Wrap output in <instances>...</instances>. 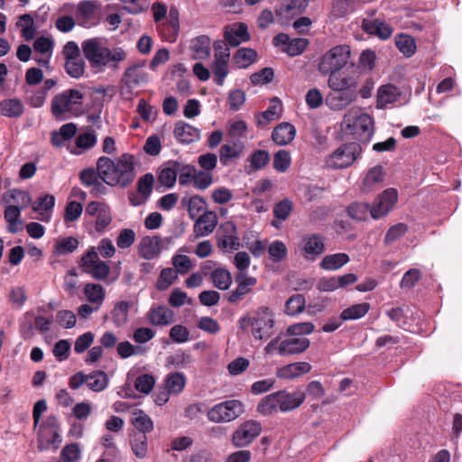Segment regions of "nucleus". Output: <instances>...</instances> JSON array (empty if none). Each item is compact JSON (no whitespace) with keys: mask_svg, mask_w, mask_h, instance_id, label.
Returning a JSON list of instances; mask_svg holds the SVG:
<instances>
[{"mask_svg":"<svg viewBox=\"0 0 462 462\" xmlns=\"http://www.w3.org/2000/svg\"><path fill=\"white\" fill-rule=\"evenodd\" d=\"M98 165L103 175V181L108 186L128 187L136 177L134 156L124 153L116 161L102 156Z\"/></svg>","mask_w":462,"mask_h":462,"instance_id":"obj_1","label":"nucleus"},{"mask_svg":"<svg viewBox=\"0 0 462 462\" xmlns=\"http://www.w3.org/2000/svg\"><path fill=\"white\" fill-rule=\"evenodd\" d=\"M84 57L92 68L109 66L117 69L118 63L126 59V52L121 47L112 50L102 45L98 38L85 40L82 44Z\"/></svg>","mask_w":462,"mask_h":462,"instance_id":"obj_2","label":"nucleus"},{"mask_svg":"<svg viewBox=\"0 0 462 462\" xmlns=\"http://www.w3.org/2000/svg\"><path fill=\"white\" fill-rule=\"evenodd\" d=\"M83 94L75 88H69L52 97L51 112L58 120H63L66 114L77 116L82 113Z\"/></svg>","mask_w":462,"mask_h":462,"instance_id":"obj_3","label":"nucleus"},{"mask_svg":"<svg viewBox=\"0 0 462 462\" xmlns=\"http://www.w3.org/2000/svg\"><path fill=\"white\" fill-rule=\"evenodd\" d=\"M350 58L347 45H337L328 51L319 60L318 70L322 75H332L341 70Z\"/></svg>","mask_w":462,"mask_h":462,"instance_id":"obj_4","label":"nucleus"},{"mask_svg":"<svg viewBox=\"0 0 462 462\" xmlns=\"http://www.w3.org/2000/svg\"><path fill=\"white\" fill-rule=\"evenodd\" d=\"M245 411V406L239 400H228L214 405L207 412L208 420L214 423L229 422Z\"/></svg>","mask_w":462,"mask_h":462,"instance_id":"obj_5","label":"nucleus"},{"mask_svg":"<svg viewBox=\"0 0 462 462\" xmlns=\"http://www.w3.org/2000/svg\"><path fill=\"white\" fill-rule=\"evenodd\" d=\"M273 314L268 307H260L253 316L252 335L255 339L263 340L273 334Z\"/></svg>","mask_w":462,"mask_h":462,"instance_id":"obj_6","label":"nucleus"},{"mask_svg":"<svg viewBox=\"0 0 462 462\" xmlns=\"http://www.w3.org/2000/svg\"><path fill=\"white\" fill-rule=\"evenodd\" d=\"M362 152L358 143H348L339 146L329 157L328 163L333 169H344L353 164Z\"/></svg>","mask_w":462,"mask_h":462,"instance_id":"obj_7","label":"nucleus"},{"mask_svg":"<svg viewBox=\"0 0 462 462\" xmlns=\"http://www.w3.org/2000/svg\"><path fill=\"white\" fill-rule=\"evenodd\" d=\"M346 130L360 139L373 133V118L366 113L350 111L344 117Z\"/></svg>","mask_w":462,"mask_h":462,"instance_id":"obj_8","label":"nucleus"},{"mask_svg":"<svg viewBox=\"0 0 462 462\" xmlns=\"http://www.w3.org/2000/svg\"><path fill=\"white\" fill-rule=\"evenodd\" d=\"M398 200V192L395 189L390 188L380 193L370 205V216L373 219L378 220L387 216L393 208Z\"/></svg>","mask_w":462,"mask_h":462,"instance_id":"obj_9","label":"nucleus"},{"mask_svg":"<svg viewBox=\"0 0 462 462\" xmlns=\"http://www.w3.org/2000/svg\"><path fill=\"white\" fill-rule=\"evenodd\" d=\"M80 265L85 272L98 281L105 280L108 276L110 271L108 264L99 260L98 254L95 251L94 247L88 250L81 257Z\"/></svg>","mask_w":462,"mask_h":462,"instance_id":"obj_10","label":"nucleus"},{"mask_svg":"<svg viewBox=\"0 0 462 462\" xmlns=\"http://www.w3.org/2000/svg\"><path fill=\"white\" fill-rule=\"evenodd\" d=\"M261 431L262 425L258 421H245L233 433L232 443L235 447H246L261 434Z\"/></svg>","mask_w":462,"mask_h":462,"instance_id":"obj_11","label":"nucleus"},{"mask_svg":"<svg viewBox=\"0 0 462 462\" xmlns=\"http://www.w3.org/2000/svg\"><path fill=\"white\" fill-rule=\"evenodd\" d=\"M157 30L162 41L168 42H176L180 31V23L179 12L175 7L170 9L166 22L158 23Z\"/></svg>","mask_w":462,"mask_h":462,"instance_id":"obj_12","label":"nucleus"},{"mask_svg":"<svg viewBox=\"0 0 462 462\" xmlns=\"http://www.w3.org/2000/svg\"><path fill=\"white\" fill-rule=\"evenodd\" d=\"M224 39L231 47H237L242 42L249 41L247 25L245 23H235L225 26Z\"/></svg>","mask_w":462,"mask_h":462,"instance_id":"obj_13","label":"nucleus"},{"mask_svg":"<svg viewBox=\"0 0 462 462\" xmlns=\"http://www.w3.org/2000/svg\"><path fill=\"white\" fill-rule=\"evenodd\" d=\"M310 345V339L292 336V337L281 340L278 346V353L282 356L299 355L306 351Z\"/></svg>","mask_w":462,"mask_h":462,"instance_id":"obj_14","label":"nucleus"},{"mask_svg":"<svg viewBox=\"0 0 462 462\" xmlns=\"http://www.w3.org/2000/svg\"><path fill=\"white\" fill-rule=\"evenodd\" d=\"M235 281L237 283V287L227 296V300L230 303L240 301L245 295L251 291L252 287L257 282L256 278L249 277L245 273H237L235 276Z\"/></svg>","mask_w":462,"mask_h":462,"instance_id":"obj_15","label":"nucleus"},{"mask_svg":"<svg viewBox=\"0 0 462 462\" xmlns=\"http://www.w3.org/2000/svg\"><path fill=\"white\" fill-rule=\"evenodd\" d=\"M357 98V90H332L326 97L327 105L333 110H342Z\"/></svg>","mask_w":462,"mask_h":462,"instance_id":"obj_16","label":"nucleus"},{"mask_svg":"<svg viewBox=\"0 0 462 462\" xmlns=\"http://www.w3.org/2000/svg\"><path fill=\"white\" fill-rule=\"evenodd\" d=\"M324 237L318 234L308 235L303 237V252L306 259L315 260L317 256L325 252Z\"/></svg>","mask_w":462,"mask_h":462,"instance_id":"obj_17","label":"nucleus"},{"mask_svg":"<svg viewBox=\"0 0 462 462\" xmlns=\"http://www.w3.org/2000/svg\"><path fill=\"white\" fill-rule=\"evenodd\" d=\"M309 5V0H284L276 14L281 19L291 20L301 14Z\"/></svg>","mask_w":462,"mask_h":462,"instance_id":"obj_18","label":"nucleus"},{"mask_svg":"<svg viewBox=\"0 0 462 462\" xmlns=\"http://www.w3.org/2000/svg\"><path fill=\"white\" fill-rule=\"evenodd\" d=\"M328 85L331 90H357L358 79L355 75L336 72L328 77Z\"/></svg>","mask_w":462,"mask_h":462,"instance_id":"obj_19","label":"nucleus"},{"mask_svg":"<svg viewBox=\"0 0 462 462\" xmlns=\"http://www.w3.org/2000/svg\"><path fill=\"white\" fill-rule=\"evenodd\" d=\"M173 134L181 143L189 144L200 139V130L184 121H178L175 124Z\"/></svg>","mask_w":462,"mask_h":462,"instance_id":"obj_20","label":"nucleus"},{"mask_svg":"<svg viewBox=\"0 0 462 462\" xmlns=\"http://www.w3.org/2000/svg\"><path fill=\"white\" fill-rule=\"evenodd\" d=\"M149 323L152 326L165 327L174 321V312L166 306L152 307L147 313Z\"/></svg>","mask_w":462,"mask_h":462,"instance_id":"obj_21","label":"nucleus"},{"mask_svg":"<svg viewBox=\"0 0 462 462\" xmlns=\"http://www.w3.org/2000/svg\"><path fill=\"white\" fill-rule=\"evenodd\" d=\"M277 395L279 400V408L283 412L290 411L300 407L306 398L305 393L300 391L294 393L278 391Z\"/></svg>","mask_w":462,"mask_h":462,"instance_id":"obj_22","label":"nucleus"},{"mask_svg":"<svg viewBox=\"0 0 462 462\" xmlns=\"http://www.w3.org/2000/svg\"><path fill=\"white\" fill-rule=\"evenodd\" d=\"M217 225V216L213 211H207L199 217L194 224L196 236L201 237L211 234Z\"/></svg>","mask_w":462,"mask_h":462,"instance_id":"obj_23","label":"nucleus"},{"mask_svg":"<svg viewBox=\"0 0 462 462\" xmlns=\"http://www.w3.org/2000/svg\"><path fill=\"white\" fill-rule=\"evenodd\" d=\"M143 67L144 61L128 67L123 75L122 82L129 88L146 83L148 80V74L143 70Z\"/></svg>","mask_w":462,"mask_h":462,"instance_id":"obj_24","label":"nucleus"},{"mask_svg":"<svg viewBox=\"0 0 462 462\" xmlns=\"http://www.w3.org/2000/svg\"><path fill=\"white\" fill-rule=\"evenodd\" d=\"M401 97V91L393 84L381 86L377 90L376 107L383 109L387 105L393 104Z\"/></svg>","mask_w":462,"mask_h":462,"instance_id":"obj_25","label":"nucleus"},{"mask_svg":"<svg viewBox=\"0 0 462 462\" xmlns=\"http://www.w3.org/2000/svg\"><path fill=\"white\" fill-rule=\"evenodd\" d=\"M384 170L383 166L376 165L371 168L363 180L362 191L370 193L379 188L384 180Z\"/></svg>","mask_w":462,"mask_h":462,"instance_id":"obj_26","label":"nucleus"},{"mask_svg":"<svg viewBox=\"0 0 462 462\" xmlns=\"http://www.w3.org/2000/svg\"><path fill=\"white\" fill-rule=\"evenodd\" d=\"M296 129L293 125L284 122L274 127L272 133L273 141L278 145H286L293 141Z\"/></svg>","mask_w":462,"mask_h":462,"instance_id":"obj_27","label":"nucleus"},{"mask_svg":"<svg viewBox=\"0 0 462 462\" xmlns=\"http://www.w3.org/2000/svg\"><path fill=\"white\" fill-rule=\"evenodd\" d=\"M153 182L154 178L152 173H146L143 177H141L137 182V190L142 196H143L144 199L141 200L137 199V197L134 194H131L129 195V200L131 205L139 206L145 199H147L152 191Z\"/></svg>","mask_w":462,"mask_h":462,"instance_id":"obj_28","label":"nucleus"},{"mask_svg":"<svg viewBox=\"0 0 462 462\" xmlns=\"http://www.w3.org/2000/svg\"><path fill=\"white\" fill-rule=\"evenodd\" d=\"M24 112V106L18 98H5L0 101V115L9 118H18Z\"/></svg>","mask_w":462,"mask_h":462,"instance_id":"obj_29","label":"nucleus"},{"mask_svg":"<svg viewBox=\"0 0 462 462\" xmlns=\"http://www.w3.org/2000/svg\"><path fill=\"white\" fill-rule=\"evenodd\" d=\"M62 439L59 430H40L38 438V448L41 451L47 450L51 447L58 449Z\"/></svg>","mask_w":462,"mask_h":462,"instance_id":"obj_30","label":"nucleus"},{"mask_svg":"<svg viewBox=\"0 0 462 462\" xmlns=\"http://www.w3.org/2000/svg\"><path fill=\"white\" fill-rule=\"evenodd\" d=\"M311 370V365L308 362H296L282 367L278 376L284 379H292L308 374Z\"/></svg>","mask_w":462,"mask_h":462,"instance_id":"obj_31","label":"nucleus"},{"mask_svg":"<svg viewBox=\"0 0 462 462\" xmlns=\"http://www.w3.org/2000/svg\"><path fill=\"white\" fill-rule=\"evenodd\" d=\"M77 133V125L68 123L60 128L59 131L51 133V143L55 147H60L66 141L70 140Z\"/></svg>","mask_w":462,"mask_h":462,"instance_id":"obj_32","label":"nucleus"},{"mask_svg":"<svg viewBox=\"0 0 462 462\" xmlns=\"http://www.w3.org/2000/svg\"><path fill=\"white\" fill-rule=\"evenodd\" d=\"M186 383V376L183 373L180 372L170 373L164 379L165 389L171 394L174 395L179 394L183 391Z\"/></svg>","mask_w":462,"mask_h":462,"instance_id":"obj_33","label":"nucleus"},{"mask_svg":"<svg viewBox=\"0 0 462 462\" xmlns=\"http://www.w3.org/2000/svg\"><path fill=\"white\" fill-rule=\"evenodd\" d=\"M210 280L214 287L221 291L227 290L232 284V275L225 267L215 268L210 273Z\"/></svg>","mask_w":462,"mask_h":462,"instance_id":"obj_34","label":"nucleus"},{"mask_svg":"<svg viewBox=\"0 0 462 462\" xmlns=\"http://www.w3.org/2000/svg\"><path fill=\"white\" fill-rule=\"evenodd\" d=\"M131 421L138 432L146 433L153 430V422L143 410L136 409L132 413Z\"/></svg>","mask_w":462,"mask_h":462,"instance_id":"obj_35","label":"nucleus"},{"mask_svg":"<svg viewBox=\"0 0 462 462\" xmlns=\"http://www.w3.org/2000/svg\"><path fill=\"white\" fill-rule=\"evenodd\" d=\"M349 262L348 254L337 253L326 255L319 263L321 269L336 271Z\"/></svg>","mask_w":462,"mask_h":462,"instance_id":"obj_36","label":"nucleus"},{"mask_svg":"<svg viewBox=\"0 0 462 462\" xmlns=\"http://www.w3.org/2000/svg\"><path fill=\"white\" fill-rule=\"evenodd\" d=\"M130 304L125 300L117 302L112 311L111 319L116 328H121L128 322Z\"/></svg>","mask_w":462,"mask_h":462,"instance_id":"obj_37","label":"nucleus"},{"mask_svg":"<svg viewBox=\"0 0 462 462\" xmlns=\"http://www.w3.org/2000/svg\"><path fill=\"white\" fill-rule=\"evenodd\" d=\"M370 308L371 306L368 302L354 304L341 312L340 319L344 321L361 319L368 313Z\"/></svg>","mask_w":462,"mask_h":462,"instance_id":"obj_38","label":"nucleus"},{"mask_svg":"<svg viewBox=\"0 0 462 462\" xmlns=\"http://www.w3.org/2000/svg\"><path fill=\"white\" fill-rule=\"evenodd\" d=\"M347 216L356 221H365L370 214V204L366 202L355 201L346 208Z\"/></svg>","mask_w":462,"mask_h":462,"instance_id":"obj_39","label":"nucleus"},{"mask_svg":"<svg viewBox=\"0 0 462 462\" xmlns=\"http://www.w3.org/2000/svg\"><path fill=\"white\" fill-rule=\"evenodd\" d=\"M108 381L106 372L97 370L88 374L87 385L91 391L99 393L106 388Z\"/></svg>","mask_w":462,"mask_h":462,"instance_id":"obj_40","label":"nucleus"},{"mask_svg":"<svg viewBox=\"0 0 462 462\" xmlns=\"http://www.w3.org/2000/svg\"><path fill=\"white\" fill-rule=\"evenodd\" d=\"M257 58V52L251 48H241L233 56L234 63L240 69H245Z\"/></svg>","mask_w":462,"mask_h":462,"instance_id":"obj_41","label":"nucleus"},{"mask_svg":"<svg viewBox=\"0 0 462 462\" xmlns=\"http://www.w3.org/2000/svg\"><path fill=\"white\" fill-rule=\"evenodd\" d=\"M161 240L158 236H144L140 244L141 255L145 259H152L160 251Z\"/></svg>","mask_w":462,"mask_h":462,"instance_id":"obj_42","label":"nucleus"},{"mask_svg":"<svg viewBox=\"0 0 462 462\" xmlns=\"http://www.w3.org/2000/svg\"><path fill=\"white\" fill-rule=\"evenodd\" d=\"M243 151V145L234 142L233 145L224 144L219 150V160L223 166L228 165L233 159L238 158Z\"/></svg>","mask_w":462,"mask_h":462,"instance_id":"obj_43","label":"nucleus"},{"mask_svg":"<svg viewBox=\"0 0 462 462\" xmlns=\"http://www.w3.org/2000/svg\"><path fill=\"white\" fill-rule=\"evenodd\" d=\"M131 448L138 458H143L147 455V437L143 432H135L130 439Z\"/></svg>","mask_w":462,"mask_h":462,"instance_id":"obj_44","label":"nucleus"},{"mask_svg":"<svg viewBox=\"0 0 462 462\" xmlns=\"http://www.w3.org/2000/svg\"><path fill=\"white\" fill-rule=\"evenodd\" d=\"M181 203L187 206L191 219H194L207 205L205 199L199 195H194L189 199L183 198Z\"/></svg>","mask_w":462,"mask_h":462,"instance_id":"obj_45","label":"nucleus"},{"mask_svg":"<svg viewBox=\"0 0 462 462\" xmlns=\"http://www.w3.org/2000/svg\"><path fill=\"white\" fill-rule=\"evenodd\" d=\"M396 47L406 57H411L416 51L414 39L407 34L401 33L396 37Z\"/></svg>","mask_w":462,"mask_h":462,"instance_id":"obj_46","label":"nucleus"},{"mask_svg":"<svg viewBox=\"0 0 462 462\" xmlns=\"http://www.w3.org/2000/svg\"><path fill=\"white\" fill-rule=\"evenodd\" d=\"M84 293L88 300L96 303L99 307L105 299V291L100 284L88 283L85 286Z\"/></svg>","mask_w":462,"mask_h":462,"instance_id":"obj_47","label":"nucleus"},{"mask_svg":"<svg viewBox=\"0 0 462 462\" xmlns=\"http://www.w3.org/2000/svg\"><path fill=\"white\" fill-rule=\"evenodd\" d=\"M79 245V240L73 236H68L58 240L54 245V254L57 255L67 254L74 252Z\"/></svg>","mask_w":462,"mask_h":462,"instance_id":"obj_48","label":"nucleus"},{"mask_svg":"<svg viewBox=\"0 0 462 462\" xmlns=\"http://www.w3.org/2000/svg\"><path fill=\"white\" fill-rule=\"evenodd\" d=\"M279 406L277 392L264 396L257 405V411L263 415H270Z\"/></svg>","mask_w":462,"mask_h":462,"instance_id":"obj_49","label":"nucleus"},{"mask_svg":"<svg viewBox=\"0 0 462 462\" xmlns=\"http://www.w3.org/2000/svg\"><path fill=\"white\" fill-rule=\"evenodd\" d=\"M305 298L301 294H294L291 296L285 303V313L294 316L302 312L305 309Z\"/></svg>","mask_w":462,"mask_h":462,"instance_id":"obj_50","label":"nucleus"},{"mask_svg":"<svg viewBox=\"0 0 462 462\" xmlns=\"http://www.w3.org/2000/svg\"><path fill=\"white\" fill-rule=\"evenodd\" d=\"M177 176L179 175V183L182 186H186L190 182L194 181L196 168L192 165H184L179 162H176Z\"/></svg>","mask_w":462,"mask_h":462,"instance_id":"obj_51","label":"nucleus"},{"mask_svg":"<svg viewBox=\"0 0 462 462\" xmlns=\"http://www.w3.org/2000/svg\"><path fill=\"white\" fill-rule=\"evenodd\" d=\"M65 71L71 78L79 79L85 72V61L81 57L65 60Z\"/></svg>","mask_w":462,"mask_h":462,"instance_id":"obj_52","label":"nucleus"},{"mask_svg":"<svg viewBox=\"0 0 462 462\" xmlns=\"http://www.w3.org/2000/svg\"><path fill=\"white\" fill-rule=\"evenodd\" d=\"M98 179L103 180V175L101 174L98 161L97 162L96 170L93 168H87L82 170L79 174V180L85 187H90L95 184Z\"/></svg>","mask_w":462,"mask_h":462,"instance_id":"obj_53","label":"nucleus"},{"mask_svg":"<svg viewBox=\"0 0 462 462\" xmlns=\"http://www.w3.org/2000/svg\"><path fill=\"white\" fill-rule=\"evenodd\" d=\"M177 180V167L176 162H172L171 167L162 169L158 175V181L167 187L171 188L176 183Z\"/></svg>","mask_w":462,"mask_h":462,"instance_id":"obj_54","label":"nucleus"},{"mask_svg":"<svg viewBox=\"0 0 462 462\" xmlns=\"http://www.w3.org/2000/svg\"><path fill=\"white\" fill-rule=\"evenodd\" d=\"M83 211L81 203L72 200L69 201L65 207L64 211V223L69 225L71 222L78 220Z\"/></svg>","mask_w":462,"mask_h":462,"instance_id":"obj_55","label":"nucleus"},{"mask_svg":"<svg viewBox=\"0 0 462 462\" xmlns=\"http://www.w3.org/2000/svg\"><path fill=\"white\" fill-rule=\"evenodd\" d=\"M270 258L273 263L283 261L288 254L287 247L282 241H274L268 247Z\"/></svg>","mask_w":462,"mask_h":462,"instance_id":"obj_56","label":"nucleus"},{"mask_svg":"<svg viewBox=\"0 0 462 462\" xmlns=\"http://www.w3.org/2000/svg\"><path fill=\"white\" fill-rule=\"evenodd\" d=\"M155 384V378L153 375L149 374H143L139 375L134 382L135 389L144 394H148L152 390Z\"/></svg>","mask_w":462,"mask_h":462,"instance_id":"obj_57","label":"nucleus"},{"mask_svg":"<svg viewBox=\"0 0 462 462\" xmlns=\"http://www.w3.org/2000/svg\"><path fill=\"white\" fill-rule=\"evenodd\" d=\"M177 278L178 275L174 269H162L157 281V289L160 291L168 289Z\"/></svg>","mask_w":462,"mask_h":462,"instance_id":"obj_58","label":"nucleus"},{"mask_svg":"<svg viewBox=\"0 0 462 462\" xmlns=\"http://www.w3.org/2000/svg\"><path fill=\"white\" fill-rule=\"evenodd\" d=\"M122 9L131 14H139L148 9L147 0H120Z\"/></svg>","mask_w":462,"mask_h":462,"instance_id":"obj_59","label":"nucleus"},{"mask_svg":"<svg viewBox=\"0 0 462 462\" xmlns=\"http://www.w3.org/2000/svg\"><path fill=\"white\" fill-rule=\"evenodd\" d=\"M249 162L254 170H261L269 163L270 154L265 150H256L251 154Z\"/></svg>","mask_w":462,"mask_h":462,"instance_id":"obj_60","label":"nucleus"},{"mask_svg":"<svg viewBox=\"0 0 462 462\" xmlns=\"http://www.w3.org/2000/svg\"><path fill=\"white\" fill-rule=\"evenodd\" d=\"M291 155L285 150H280L274 153L273 168L279 172H285L291 165Z\"/></svg>","mask_w":462,"mask_h":462,"instance_id":"obj_61","label":"nucleus"},{"mask_svg":"<svg viewBox=\"0 0 462 462\" xmlns=\"http://www.w3.org/2000/svg\"><path fill=\"white\" fill-rule=\"evenodd\" d=\"M112 221L111 210L107 205H104L99 214L97 215L95 228L98 233H103Z\"/></svg>","mask_w":462,"mask_h":462,"instance_id":"obj_62","label":"nucleus"},{"mask_svg":"<svg viewBox=\"0 0 462 462\" xmlns=\"http://www.w3.org/2000/svg\"><path fill=\"white\" fill-rule=\"evenodd\" d=\"M315 326L311 322H301L291 325L286 329V336H304L311 334Z\"/></svg>","mask_w":462,"mask_h":462,"instance_id":"obj_63","label":"nucleus"},{"mask_svg":"<svg viewBox=\"0 0 462 462\" xmlns=\"http://www.w3.org/2000/svg\"><path fill=\"white\" fill-rule=\"evenodd\" d=\"M210 39L207 35H200L194 41L193 50L195 54L200 58H206L209 55Z\"/></svg>","mask_w":462,"mask_h":462,"instance_id":"obj_64","label":"nucleus"}]
</instances>
